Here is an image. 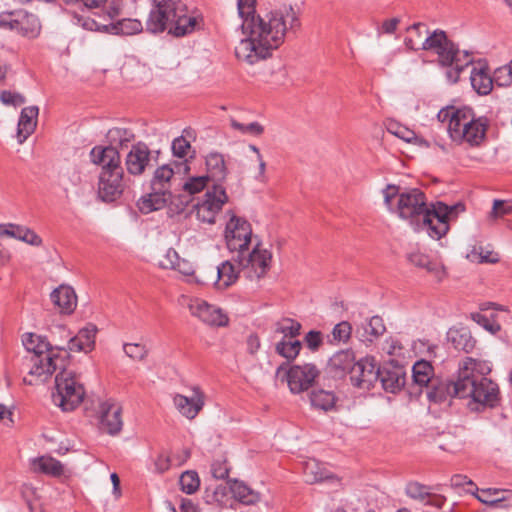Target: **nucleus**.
<instances>
[{
  "label": "nucleus",
  "mask_w": 512,
  "mask_h": 512,
  "mask_svg": "<svg viewBox=\"0 0 512 512\" xmlns=\"http://www.w3.org/2000/svg\"><path fill=\"white\" fill-rule=\"evenodd\" d=\"M256 0H237L238 14L242 19L241 29L246 38L235 47L237 59L255 64L272 55L301 27L298 13L292 6H282L264 16L255 15Z\"/></svg>",
  "instance_id": "obj_1"
},
{
  "label": "nucleus",
  "mask_w": 512,
  "mask_h": 512,
  "mask_svg": "<svg viewBox=\"0 0 512 512\" xmlns=\"http://www.w3.org/2000/svg\"><path fill=\"white\" fill-rule=\"evenodd\" d=\"M384 204L390 212L401 219L416 225V230L425 231L431 238L439 240L450 229V221L465 211L462 202L447 205L437 201L427 205L425 194L418 188L400 190L399 186L389 184L382 190Z\"/></svg>",
  "instance_id": "obj_2"
},
{
  "label": "nucleus",
  "mask_w": 512,
  "mask_h": 512,
  "mask_svg": "<svg viewBox=\"0 0 512 512\" xmlns=\"http://www.w3.org/2000/svg\"><path fill=\"white\" fill-rule=\"evenodd\" d=\"M492 365L486 360L472 357L464 358L458 366V385L456 390L460 399H468L471 411L482 412L493 409L500 404V390L487 375Z\"/></svg>",
  "instance_id": "obj_3"
},
{
  "label": "nucleus",
  "mask_w": 512,
  "mask_h": 512,
  "mask_svg": "<svg viewBox=\"0 0 512 512\" xmlns=\"http://www.w3.org/2000/svg\"><path fill=\"white\" fill-rule=\"evenodd\" d=\"M153 7L146 21V30L153 34L164 32L183 37L200 27L201 18L188 13L181 0H152Z\"/></svg>",
  "instance_id": "obj_4"
},
{
  "label": "nucleus",
  "mask_w": 512,
  "mask_h": 512,
  "mask_svg": "<svg viewBox=\"0 0 512 512\" xmlns=\"http://www.w3.org/2000/svg\"><path fill=\"white\" fill-rule=\"evenodd\" d=\"M25 349L30 353L28 377L24 382L35 385L47 381L57 368L63 367L66 350L60 347H52L43 337L34 333H26L22 337Z\"/></svg>",
  "instance_id": "obj_5"
},
{
  "label": "nucleus",
  "mask_w": 512,
  "mask_h": 512,
  "mask_svg": "<svg viewBox=\"0 0 512 512\" xmlns=\"http://www.w3.org/2000/svg\"><path fill=\"white\" fill-rule=\"evenodd\" d=\"M66 356L67 354L64 355L63 367L57 368L60 372L55 377L56 392L52 394V399L55 405L68 412L82 403L85 389L79 376L65 368Z\"/></svg>",
  "instance_id": "obj_6"
},
{
  "label": "nucleus",
  "mask_w": 512,
  "mask_h": 512,
  "mask_svg": "<svg viewBox=\"0 0 512 512\" xmlns=\"http://www.w3.org/2000/svg\"><path fill=\"white\" fill-rule=\"evenodd\" d=\"M232 259L241 268L245 277L254 281L260 280L268 273L271 266L272 253L262 248L261 244L257 242L252 250L249 247L247 252L233 255Z\"/></svg>",
  "instance_id": "obj_7"
},
{
  "label": "nucleus",
  "mask_w": 512,
  "mask_h": 512,
  "mask_svg": "<svg viewBox=\"0 0 512 512\" xmlns=\"http://www.w3.org/2000/svg\"><path fill=\"white\" fill-rule=\"evenodd\" d=\"M276 378L286 381L292 393H301L308 390L319 375V370L314 364L294 365L287 368L280 365L276 370Z\"/></svg>",
  "instance_id": "obj_8"
},
{
  "label": "nucleus",
  "mask_w": 512,
  "mask_h": 512,
  "mask_svg": "<svg viewBox=\"0 0 512 512\" xmlns=\"http://www.w3.org/2000/svg\"><path fill=\"white\" fill-rule=\"evenodd\" d=\"M437 118L441 122L448 121V133L452 141L462 144L468 134L475 115L471 108H460L446 107L441 109Z\"/></svg>",
  "instance_id": "obj_9"
},
{
  "label": "nucleus",
  "mask_w": 512,
  "mask_h": 512,
  "mask_svg": "<svg viewBox=\"0 0 512 512\" xmlns=\"http://www.w3.org/2000/svg\"><path fill=\"white\" fill-rule=\"evenodd\" d=\"M227 249L233 254L247 252L252 243L251 224L243 217L231 214L224 232Z\"/></svg>",
  "instance_id": "obj_10"
},
{
  "label": "nucleus",
  "mask_w": 512,
  "mask_h": 512,
  "mask_svg": "<svg viewBox=\"0 0 512 512\" xmlns=\"http://www.w3.org/2000/svg\"><path fill=\"white\" fill-rule=\"evenodd\" d=\"M421 49L434 51L441 66H452L458 58L463 57V51L447 37L445 31L439 29L426 37Z\"/></svg>",
  "instance_id": "obj_11"
},
{
  "label": "nucleus",
  "mask_w": 512,
  "mask_h": 512,
  "mask_svg": "<svg viewBox=\"0 0 512 512\" xmlns=\"http://www.w3.org/2000/svg\"><path fill=\"white\" fill-rule=\"evenodd\" d=\"M228 201L225 188L220 184H214L206 191L204 199L194 205L196 217L203 223L213 224L217 214Z\"/></svg>",
  "instance_id": "obj_12"
},
{
  "label": "nucleus",
  "mask_w": 512,
  "mask_h": 512,
  "mask_svg": "<svg viewBox=\"0 0 512 512\" xmlns=\"http://www.w3.org/2000/svg\"><path fill=\"white\" fill-rule=\"evenodd\" d=\"M240 269L227 260L215 268H211L210 271H205L202 279L198 281L203 284H213L217 289H226L236 282Z\"/></svg>",
  "instance_id": "obj_13"
},
{
  "label": "nucleus",
  "mask_w": 512,
  "mask_h": 512,
  "mask_svg": "<svg viewBox=\"0 0 512 512\" xmlns=\"http://www.w3.org/2000/svg\"><path fill=\"white\" fill-rule=\"evenodd\" d=\"M122 407L112 399L99 403L98 418L100 429L110 435H117L123 426Z\"/></svg>",
  "instance_id": "obj_14"
},
{
  "label": "nucleus",
  "mask_w": 512,
  "mask_h": 512,
  "mask_svg": "<svg viewBox=\"0 0 512 512\" xmlns=\"http://www.w3.org/2000/svg\"><path fill=\"white\" fill-rule=\"evenodd\" d=\"M188 308L194 317H197L207 325L221 327L228 324V317L220 308H217L202 299H191L189 301Z\"/></svg>",
  "instance_id": "obj_15"
},
{
  "label": "nucleus",
  "mask_w": 512,
  "mask_h": 512,
  "mask_svg": "<svg viewBox=\"0 0 512 512\" xmlns=\"http://www.w3.org/2000/svg\"><path fill=\"white\" fill-rule=\"evenodd\" d=\"M123 190V169L100 173L98 194L103 201H115L121 196Z\"/></svg>",
  "instance_id": "obj_16"
},
{
  "label": "nucleus",
  "mask_w": 512,
  "mask_h": 512,
  "mask_svg": "<svg viewBox=\"0 0 512 512\" xmlns=\"http://www.w3.org/2000/svg\"><path fill=\"white\" fill-rule=\"evenodd\" d=\"M380 367L376 366L373 357H365L356 361L350 373L352 383L360 388H369L378 380Z\"/></svg>",
  "instance_id": "obj_17"
},
{
  "label": "nucleus",
  "mask_w": 512,
  "mask_h": 512,
  "mask_svg": "<svg viewBox=\"0 0 512 512\" xmlns=\"http://www.w3.org/2000/svg\"><path fill=\"white\" fill-rule=\"evenodd\" d=\"M91 162L101 166V172L122 169L118 150L113 146H95L90 151Z\"/></svg>",
  "instance_id": "obj_18"
},
{
  "label": "nucleus",
  "mask_w": 512,
  "mask_h": 512,
  "mask_svg": "<svg viewBox=\"0 0 512 512\" xmlns=\"http://www.w3.org/2000/svg\"><path fill=\"white\" fill-rule=\"evenodd\" d=\"M41 24L38 17L25 10H14L13 30L23 37L36 38L40 34Z\"/></svg>",
  "instance_id": "obj_19"
},
{
  "label": "nucleus",
  "mask_w": 512,
  "mask_h": 512,
  "mask_svg": "<svg viewBox=\"0 0 512 512\" xmlns=\"http://www.w3.org/2000/svg\"><path fill=\"white\" fill-rule=\"evenodd\" d=\"M150 149L143 142L133 145L125 158L126 170L129 174L138 176L143 174L150 162Z\"/></svg>",
  "instance_id": "obj_20"
},
{
  "label": "nucleus",
  "mask_w": 512,
  "mask_h": 512,
  "mask_svg": "<svg viewBox=\"0 0 512 512\" xmlns=\"http://www.w3.org/2000/svg\"><path fill=\"white\" fill-rule=\"evenodd\" d=\"M0 236L14 238L35 247L43 243L42 238L34 230L15 223L0 224Z\"/></svg>",
  "instance_id": "obj_21"
},
{
  "label": "nucleus",
  "mask_w": 512,
  "mask_h": 512,
  "mask_svg": "<svg viewBox=\"0 0 512 512\" xmlns=\"http://www.w3.org/2000/svg\"><path fill=\"white\" fill-rule=\"evenodd\" d=\"M174 404L183 416L194 419L204 406L203 393L198 387H195L191 397L177 394L174 397Z\"/></svg>",
  "instance_id": "obj_22"
},
{
  "label": "nucleus",
  "mask_w": 512,
  "mask_h": 512,
  "mask_svg": "<svg viewBox=\"0 0 512 512\" xmlns=\"http://www.w3.org/2000/svg\"><path fill=\"white\" fill-rule=\"evenodd\" d=\"M378 380L385 391L396 393L406 383V374L401 366H383L380 368Z\"/></svg>",
  "instance_id": "obj_23"
},
{
  "label": "nucleus",
  "mask_w": 512,
  "mask_h": 512,
  "mask_svg": "<svg viewBox=\"0 0 512 512\" xmlns=\"http://www.w3.org/2000/svg\"><path fill=\"white\" fill-rule=\"evenodd\" d=\"M405 491L408 497L437 508H442L446 501L444 496L431 493L428 486L419 482H409Z\"/></svg>",
  "instance_id": "obj_24"
},
{
  "label": "nucleus",
  "mask_w": 512,
  "mask_h": 512,
  "mask_svg": "<svg viewBox=\"0 0 512 512\" xmlns=\"http://www.w3.org/2000/svg\"><path fill=\"white\" fill-rule=\"evenodd\" d=\"M54 306L63 314H71L77 306V296L74 289L68 285H60L50 294Z\"/></svg>",
  "instance_id": "obj_25"
},
{
  "label": "nucleus",
  "mask_w": 512,
  "mask_h": 512,
  "mask_svg": "<svg viewBox=\"0 0 512 512\" xmlns=\"http://www.w3.org/2000/svg\"><path fill=\"white\" fill-rule=\"evenodd\" d=\"M39 108L37 106H29L22 109L17 127L18 143L22 144L35 130Z\"/></svg>",
  "instance_id": "obj_26"
},
{
  "label": "nucleus",
  "mask_w": 512,
  "mask_h": 512,
  "mask_svg": "<svg viewBox=\"0 0 512 512\" xmlns=\"http://www.w3.org/2000/svg\"><path fill=\"white\" fill-rule=\"evenodd\" d=\"M207 177L214 184H220L226 179L227 167L224 156L218 152H211L205 158Z\"/></svg>",
  "instance_id": "obj_27"
},
{
  "label": "nucleus",
  "mask_w": 512,
  "mask_h": 512,
  "mask_svg": "<svg viewBox=\"0 0 512 512\" xmlns=\"http://www.w3.org/2000/svg\"><path fill=\"white\" fill-rule=\"evenodd\" d=\"M458 385V375L456 379L446 382H433L432 388L427 392V397L431 402L442 403L448 398H460L456 390Z\"/></svg>",
  "instance_id": "obj_28"
},
{
  "label": "nucleus",
  "mask_w": 512,
  "mask_h": 512,
  "mask_svg": "<svg viewBox=\"0 0 512 512\" xmlns=\"http://www.w3.org/2000/svg\"><path fill=\"white\" fill-rule=\"evenodd\" d=\"M355 355L351 349L336 352L329 359V368L337 376L350 374L355 364Z\"/></svg>",
  "instance_id": "obj_29"
},
{
  "label": "nucleus",
  "mask_w": 512,
  "mask_h": 512,
  "mask_svg": "<svg viewBox=\"0 0 512 512\" xmlns=\"http://www.w3.org/2000/svg\"><path fill=\"white\" fill-rule=\"evenodd\" d=\"M170 199L171 194L164 191L152 190L151 193L138 200L137 206L142 213L148 214L152 211L164 208Z\"/></svg>",
  "instance_id": "obj_30"
},
{
  "label": "nucleus",
  "mask_w": 512,
  "mask_h": 512,
  "mask_svg": "<svg viewBox=\"0 0 512 512\" xmlns=\"http://www.w3.org/2000/svg\"><path fill=\"white\" fill-rule=\"evenodd\" d=\"M228 486L233 498L245 505H252L260 500V494L247 486L244 482L238 480H229Z\"/></svg>",
  "instance_id": "obj_31"
},
{
  "label": "nucleus",
  "mask_w": 512,
  "mask_h": 512,
  "mask_svg": "<svg viewBox=\"0 0 512 512\" xmlns=\"http://www.w3.org/2000/svg\"><path fill=\"white\" fill-rule=\"evenodd\" d=\"M408 260L416 267L425 269L428 273L432 274L438 280H441L445 275L443 265L435 260H430L429 257L419 251H414L408 254Z\"/></svg>",
  "instance_id": "obj_32"
},
{
  "label": "nucleus",
  "mask_w": 512,
  "mask_h": 512,
  "mask_svg": "<svg viewBox=\"0 0 512 512\" xmlns=\"http://www.w3.org/2000/svg\"><path fill=\"white\" fill-rule=\"evenodd\" d=\"M386 330L381 317L373 316L357 328L356 333L362 342H373Z\"/></svg>",
  "instance_id": "obj_33"
},
{
  "label": "nucleus",
  "mask_w": 512,
  "mask_h": 512,
  "mask_svg": "<svg viewBox=\"0 0 512 512\" xmlns=\"http://www.w3.org/2000/svg\"><path fill=\"white\" fill-rule=\"evenodd\" d=\"M174 176L172 164H164L158 167L151 180V190L164 191L171 194V182Z\"/></svg>",
  "instance_id": "obj_34"
},
{
  "label": "nucleus",
  "mask_w": 512,
  "mask_h": 512,
  "mask_svg": "<svg viewBox=\"0 0 512 512\" xmlns=\"http://www.w3.org/2000/svg\"><path fill=\"white\" fill-rule=\"evenodd\" d=\"M448 342L458 351L471 352L476 341L467 329H450L447 333Z\"/></svg>",
  "instance_id": "obj_35"
},
{
  "label": "nucleus",
  "mask_w": 512,
  "mask_h": 512,
  "mask_svg": "<svg viewBox=\"0 0 512 512\" xmlns=\"http://www.w3.org/2000/svg\"><path fill=\"white\" fill-rule=\"evenodd\" d=\"M337 398L332 391L323 389L314 390L310 394L311 405L318 410L324 412L332 411L335 409Z\"/></svg>",
  "instance_id": "obj_36"
},
{
  "label": "nucleus",
  "mask_w": 512,
  "mask_h": 512,
  "mask_svg": "<svg viewBox=\"0 0 512 512\" xmlns=\"http://www.w3.org/2000/svg\"><path fill=\"white\" fill-rule=\"evenodd\" d=\"M470 81L473 89L480 95H488L492 91L493 78L483 68H473Z\"/></svg>",
  "instance_id": "obj_37"
},
{
  "label": "nucleus",
  "mask_w": 512,
  "mask_h": 512,
  "mask_svg": "<svg viewBox=\"0 0 512 512\" xmlns=\"http://www.w3.org/2000/svg\"><path fill=\"white\" fill-rule=\"evenodd\" d=\"M434 369L430 362L426 360H418L412 367V378L414 384L420 388L427 387L432 381Z\"/></svg>",
  "instance_id": "obj_38"
},
{
  "label": "nucleus",
  "mask_w": 512,
  "mask_h": 512,
  "mask_svg": "<svg viewBox=\"0 0 512 512\" xmlns=\"http://www.w3.org/2000/svg\"><path fill=\"white\" fill-rule=\"evenodd\" d=\"M106 139L109 146L124 148L127 147L134 139L135 134L131 129L122 127H113L108 130Z\"/></svg>",
  "instance_id": "obj_39"
},
{
  "label": "nucleus",
  "mask_w": 512,
  "mask_h": 512,
  "mask_svg": "<svg viewBox=\"0 0 512 512\" xmlns=\"http://www.w3.org/2000/svg\"><path fill=\"white\" fill-rule=\"evenodd\" d=\"M488 123L485 118L474 119L468 134L464 139V143H467L471 147L479 146L485 139Z\"/></svg>",
  "instance_id": "obj_40"
},
{
  "label": "nucleus",
  "mask_w": 512,
  "mask_h": 512,
  "mask_svg": "<svg viewBox=\"0 0 512 512\" xmlns=\"http://www.w3.org/2000/svg\"><path fill=\"white\" fill-rule=\"evenodd\" d=\"M303 474L308 483L321 482L330 478L328 471L315 459H309L304 462Z\"/></svg>",
  "instance_id": "obj_41"
},
{
  "label": "nucleus",
  "mask_w": 512,
  "mask_h": 512,
  "mask_svg": "<svg viewBox=\"0 0 512 512\" xmlns=\"http://www.w3.org/2000/svg\"><path fill=\"white\" fill-rule=\"evenodd\" d=\"M34 467L35 469L54 477H59L64 473L63 464L59 460L50 456H42L35 459Z\"/></svg>",
  "instance_id": "obj_42"
},
{
  "label": "nucleus",
  "mask_w": 512,
  "mask_h": 512,
  "mask_svg": "<svg viewBox=\"0 0 512 512\" xmlns=\"http://www.w3.org/2000/svg\"><path fill=\"white\" fill-rule=\"evenodd\" d=\"M302 348L301 341L297 339H281L275 345V351L288 362L294 360Z\"/></svg>",
  "instance_id": "obj_43"
},
{
  "label": "nucleus",
  "mask_w": 512,
  "mask_h": 512,
  "mask_svg": "<svg viewBox=\"0 0 512 512\" xmlns=\"http://www.w3.org/2000/svg\"><path fill=\"white\" fill-rule=\"evenodd\" d=\"M301 327L300 322L291 318H284L276 323L275 332L282 334V339H295L300 335Z\"/></svg>",
  "instance_id": "obj_44"
},
{
  "label": "nucleus",
  "mask_w": 512,
  "mask_h": 512,
  "mask_svg": "<svg viewBox=\"0 0 512 512\" xmlns=\"http://www.w3.org/2000/svg\"><path fill=\"white\" fill-rule=\"evenodd\" d=\"M116 34L134 35L143 30V25L138 19L123 18L112 25Z\"/></svg>",
  "instance_id": "obj_45"
},
{
  "label": "nucleus",
  "mask_w": 512,
  "mask_h": 512,
  "mask_svg": "<svg viewBox=\"0 0 512 512\" xmlns=\"http://www.w3.org/2000/svg\"><path fill=\"white\" fill-rule=\"evenodd\" d=\"M352 326L347 321H341L336 324L331 332V339H329V343L331 344H339V343H347L351 337Z\"/></svg>",
  "instance_id": "obj_46"
},
{
  "label": "nucleus",
  "mask_w": 512,
  "mask_h": 512,
  "mask_svg": "<svg viewBox=\"0 0 512 512\" xmlns=\"http://www.w3.org/2000/svg\"><path fill=\"white\" fill-rule=\"evenodd\" d=\"M473 62V59L468 51H463V57L458 58L457 61H455L452 64V68L447 71L446 76L449 82L456 83L459 79L460 73L463 71L465 67L470 65Z\"/></svg>",
  "instance_id": "obj_47"
},
{
  "label": "nucleus",
  "mask_w": 512,
  "mask_h": 512,
  "mask_svg": "<svg viewBox=\"0 0 512 512\" xmlns=\"http://www.w3.org/2000/svg\"><path fill=\"white\" fill-rule=\"evenodd\" d=\"M181 490L186 494H193L200 485L198 474L195 471H185L179 479Z\"/></svg>",
  "instance_id": "obj_48"
},
{
  "label": "nucleus",
  "mask_w": 512,
  "mask_h": 512,
  "mask_svg": "<svg viewBox=\"0 0 512 512\" xmlns=\"http://www.w3.org/2000/svg\"><path fill=\"white\" fill-rule=\"evenodd\" d=\"M230 124L233 129L238 130L242 134L259 136L264 132V127L258 122L242 124V123L236 121L235 119H232Z\"/></svg>",
  "instance_id": "obj_49"
},
{
  "label": "nucleus",
  "mask_w": 512,
  "mask_h": 512,
  "mask_svg": "<svg viewBox=\"0 0 512 512\" xmlns=\"http://www.w3.org/2000/svg\"><path fill=\"white\" fill-rule=\"evenodd\" d=\"M505 215H512V201L494 200L489 219L495 220Z\"/></svg>",
  "instance_id": "obj_50"
},
{
  "label": "nucleus",
  "mask_w": 512,
  "mask_h": 512,
  "mask_svg": "<svg viewBox=\"0 0 512 512\" xmlns=\"http://www.w3.org/2000/svg\"><path fill=\"white\" fill-rule=\"evenodd\" d=\"M125 354L133 360H144L148 354V349L141 343H126L123 346Z\"/></svg>",
  "instance_id": "obj_51"
},
{
  "label": "nucleus",
  "mask_w": 512,
  "mask_h": 512,
  "mask_svg": "<svg viewBox=\"0 0 512 512\" xmlns=\"http://www.w3.org/2000/svg\"><path fill=\"white\" fill-rule=\"evenodd\" d=\"M209 181V178L205 176L191 177L183 185V190L190 195L201 192Z\"/></svg>",
  "instance_id": "obj_52"
},
{
  "label": "nucleus",
  "mask_w": 512,
  "mask_h": 512,
  "mask_svg": "<svg viewBox=\"0 0 512 512\" xmlns=\"http://www.w3.org/2000/svg\"><path fill=\"white\" fill-rule=\"evenodd\" d=\"M425 24L423 23H414L413 25L407 28V32L410 34H414V36H409L405 39L404 44L409 50H418L417 47V39L422 37V28H425Z\"/></svg>",
  "instance_id": "obj_53"
},
{
  "label": "nucleus",
  "mask_w": 512,
  "mask_h": 512,
  "mask_svg": "<svg viewBox=\"0 0 512 512\" xmlns=\"http://www.w3.org/2000/svg\"><path fill=\"white\" fill-rule=\"evenodd\" d=\"M97 333V327L89 324L77 333L78 338L83 342L88 351H91L95 345V338Z\"/></svg>",
  "instance_id": "obj_54"
},
{
  "label": "nucleus",
  "mask_w": 512,
  "mask_h": 512,
  "mask_svg": "<svg viewBox=\"0 0 512 512\" xmlns=\"http://www.w3.org/2000/svg\"><path fill=\"white\" fill-rule=\"evenodd\" d=\"M506 490L501 489H485L481 491V495L477 496L478 500L486 503V504H495L501 501H504L506 499L505 496H503V493H506Z\"/></svg>",
  "instance_id": "obj_55"
},
{
  "label": "nucleus",
  "mask_w": 512,
  "mask_h": 512,
  "mask_svg": "<svg viewBox=\"0 0 512 512\" xmlns=\"http://www.w3.org/2000/svg\"><path fill=\"white\" fill-rule=\"evenodd\" d=\"M482 250V247H473L471 252L467 255V258L479 263H495L498 261L496 254L490 251L483 253Z\"/></svg>",
  "instance_id": "obj_56"
},
{
  "label": "nucleus",
  "mask_w": 512,
  "mask_h": 512,
  "mask_svg": "<svg viewBox=\"0 0 512 512\" xmlns=\"http://www.w3.org/2000/svg\"><path fill=\"white\" fill-rule=\"evenodd\" d=\"M387 130L389 133L397 136L398 138L411 142L415 138L414 131L400 125L397 122H390L387 126Z\"/></svg>",
  "instance_id": "obj_57"
},
{
  "label": "nucleus",
  "mask_w": 512,
  "mask_h": 512,
  "mask_svg": "<svg viewBox=\"0 0 512 512\" xmlns=\"http://www.w3.org/2000/svg\"><path fill=\"white\" fill-rule=\"evenodd\" d=\"M493 82L500 87H507L512 84V72L508 65L499 67L494 71Z\"/></svg>",
  "instance_id": "obj_58"
},
{
  "label": "nucleus",
  "mask_w": 512,
  "mask_h": 512,
  "mask_svg": "<svg viewBox=\"0 0 512 512\" xmlns=\"http://www.w3.org/2000/svg\"><path fill=\"white\" fill-rule=\"evenodd\" d=\"M471 318L473 321H475L477 324L492 334L498 333L501 329L500 325L496 321L491 320L486 315L481 313H473Z\"/></svg>",
  "instance_id": "obj_59"
},
{
  "label": "nucleus",
  "mask_w": 512,
  "mask_h": 512,
  "mask_svg": "<svg viewBox=\"0 0 512 512\" xmlns=\"http://www.w3.org/2000/svg\"><path fill=\"white\" fill-rule=\"evenodd\" d=\"M181 257L173 248H169L159 261V266L163 269H173Z\"/></svg>",
  "instance_id": "obj_60"
},
{
  "label": "nucleus",
  "mask_w": 512,
  "mask_h": 512,
  "mask_svg": "<svg viewBox=\"0 0 512 512\" xmlns=\"http://www.w3.org/2000/svg\"><path fill=\"white\" fill-rule=\"evenodd\" d=\"M304 341L310 350L317 351L323 343V334L320 331L311 330L305 335Z\"/></svg>",
  "instance_id": "obj_61"
},
{
  "label": "nucleus",
  "mask_w": 512,
  "mask_h": 512,
  "mask_svg": "<svg viewBox=\"0 0 512 512\" xmlns=\"http://www.w3.org/2000/svg\"><path fill=\"white\" fill-rule=\"evenodd\" d=\"M0 101L5 105L19 106L25 103V98L19 93L4 90L0 93Z\"/></svg>",
  "instance_id": "obj_62"
},
{
  "label": "nucleus",
  "mask_w": 512,
  "mask_h": 512,
  "mask_svg": "<svg viewBox=\"0 0 512 512\" xmlns=\"http://www.w3.org/2000/svg\"><path fill=\"white\" fill-rule=\"evenodd\" d=\"M171 148L175 156L184 158L190 148V143L183 136H180L173 140Z\"/></svg>",
  "instance_id": "obj_63"
},
{
  "label": "nucleus",
  "mask_w": 512,
  "mask_h": 512,
  "mask_svg": "<svg viewBox=\"0 0 512 512\" xmlns=\"http://www.w3.org/2000/svg\"><path fill=\"white\" fill-rule=\"evenodd\" d=\"M68 180L71 185L76 186L81 182L80 172L76 167H68L61 174V180L65 183Z\"/></svg>",
  "instance_id": "obj_64"
}]
</instances>
